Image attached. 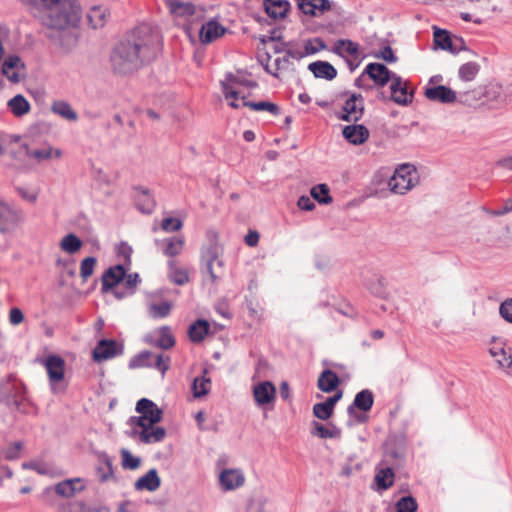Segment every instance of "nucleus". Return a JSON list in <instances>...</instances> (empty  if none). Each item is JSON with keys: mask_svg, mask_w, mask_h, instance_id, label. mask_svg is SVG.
<instances>
[{"mask_svg": "<svg viewBox=\"0 0 512 512\" xmlns=\"http://www.w3.org/2000/svg\"><path fill=\"white\" fill-rule=\"evenodd\" d=\"M158 50V34L148 25H141L114 48L111 64L119 74L131 73L155 59Z\"/></svg>", "mask_w": 512, "mask_h": 512, "instance_id": "f257e3e1", "label": "nucleus"}, {"mask_svg": "<svg viewBox=\"0 0 512 512\" xmlns=\"http://www.w3.org/2000/svg\"><path fill=\"white\" fill-rule=\"evenodd\" d=\"M34 16L42 25L54 30L75 27L81 19V9L73 0H37Z\"/></svg>", "mask_w": 512, "mask_h": 512, "instance_id": "f03ea898", "label": "nucleus"}, {"mask_svg": "<svg viewBox=\"0 0 512 512\" xmlns=\"http://www.w3.org/2000/svg\"><path fill=\"white\" fill-rule=\"evenodd\" d=\"M136 411L140 413V416L133 417L131 420L142 428L139 433L140 441L146 444L162 441L166 435L165 429L154 427V424L162 419V411L157 405L147 398H142L136 404Z\"/></svg>", "mask_w": 512, "mask_h": 512, "instance_id": "7ed1b4c3", "label": "nucleus"}, {"mask_svg": "<svg viewBox=\"0 0 512 512\" xmlns=\"http://www.w3.org/2000/svg\"><path fill=\"white\" fill-rule=\"evenodd\" d=\"M256 87L254 82H242L237 77L229 75L225 81L222 82V91L228 104L235 109L241 107H249L254 111H267L272 115H279V107L267 101L250 102L246 100V95L242 90L243 85Z\"/></svg>", "mask_w": 512, "mask_h": 512, "instance_id": "20e7f679", "label": "nucleus"}, {"mask_svg": "<svg viewBox=\"0 0 512 512\" xmlns=\"http://www.w3.org/2000/svg\"><path fill=\"white\" fill-rule=\"evenodd\" d=\"M417 183V172L412 165L398 167L388 182L391 192L399 195L411 190Z\"/></svg>", "mask_w": 512, "mask_h": 512, "instance_id": "39448f33", "label": "nucleus"}, {"mask_svg": "<svg viewBox=\"0 0 512 512\" xmlns=\"http://www.w3.org/2000/svg\"><path fill=\"white\" fill-rule=\"evenodd\" d=\"M23 221L22 213L0 198V234L14 233Z\"/></svg>", "mask_w": 512, "mask_h": 512, "instance_id": "423d86ee", "label": "nucleus"}, {"mask_svg": "<svg viewBox=\"0 0 512 512\" xmlns=\"http://www.w3.org/2000/svg\"><path fill=\"white\" fill-rule=\"evenodd\" d=\"M170 362L171 359L167 355L154 354L152 352L145 351L132 358L129 362V367H154L164 375L170 368Z\"/></svg>", "mask_w": 512, "mask_h": 512, "instance_id": "0eeeda50", "label": "nucleus"}, {"mask_svg": "<svg viewBox=\"0 0 512 512\" xmlns=\"http://www.w3.org/2000/svg\"><path fill=\"white\" fill-rule=\"evenodd\" d=\"M15 147H18L21 150L19 155L20 159H33L36 162H42L44 160H49L53 157L59 158L61 157V151L56 149L54 150L51 146H43L41 148L30 149L26 144L22 143L19 139H16L15 142L10 144L9 151L14 153Z\"/></svg>", "mask_w": 512, "mask_h": 512, "instance_id": "6e6552de", "label": "nucleus"}, {"mask_svg": "<svg viewBox=\"0 0 512 512\" xmlns=\"http://www.w3.org/2000/svg\"><path fill=\"white\" fill-rule=\"evenodd\" d=\"M364 113V99L360 94H352L343 106L340 118L344 121H358Z\"/></svg>", "mask_w": 512, "mask_h": 512, "instance_id": "1a4fd4ad", "label": "nucleus"}, {"mask_svg": "<svg viewBox=\"0 0 512 512\" xmlns=\"http://www.w3.org/2000/svg\"><path fill=\"white\" fill-rule=\"evenodd\" d=\"M253 397L257 406L265 407L276 399V387L270 381H262L253 387Z\"/></svg>", "mask_w": 512, "mask_h": 512, "instance_id": "9d476101", "label": "nucleus"}, {"mask_svg": "<svg viewBox=\"0 0 512 512\" xmlns=\"http://www.w3.org/2000/svg\"><path fill=\"white\" fill-rule=\"evenodd\" d=\"M48 378L51 384H56L64 379L65 361L58 355L48 356L44 362Z\"/></svg>", "mask_w": 512, "mask_h": 512, "instance_id": "9b49d317", "label": "nucleus"}, {"mask_svg": "<svg viewBox=\"0 0 512 512\" xmlns=\"http://www.w3.org/2000/svg\"><path fill=\"white\" fill-rule=\"evenodd\" d=\"M364 73L380 87H383L389 81H392V76L394 75L385 65L380 63H369L365 67Z\"/></svg>", "mask_w": 512, "mask_h": 512, "instance_id": "f8f14e48", "label": "nucleus"}, {"mask_svg": "<svg viewBox=\"0 0 512 512\" xmlns=\"http://www.w3.org/2000/svg\"><path fill=\"white\" fill-rule=\"evenodd\" d=\"M298 8L305 14L313 17L323 15L332 7L329 0H296Z\"/></svg>", "mask_w": 512, "mask_h": 512, "instance_id": "ddd939ff", "label": "nucleus"}, {"mask_svg": "<svg viewBox=\"0 0 512 512\" xmlns=\"http://www.w3.org/2000/svg\"><path fill=\"white\" fill-rule=\"evenodd\" d=\"M225 32L226 28L224 26L215 20H210L202 25L199 32V38L201 43L210 44L218 38L222 37Z\"/></svg>", "mask_w": 512, "mask_h": 512, "instance_id": "4468645a", "label": "nucleus"}, {"mask_svg": "<svg viewBox=\"0 0 512 512\" xmlns=\"http://www.w3.org/2000/svg\"><path fill=\"white\" fill-rule=\"evenodd\" d=\"M390 89L391 98L397 104L407 105L412 101V94H409L407 91V83L403 82L401 77L397 75L392 76Z\"/></svg>", "mask_w": 512, "mask_h": 512, "instance_id": "2eb2a0df", "label": "nucleus"}, {"mask_svg": "<svg viewBox=\"0 0 512 512\" xmlns=\"http://www.w3.org/2000/svg\"><path fill=\"white\" fill-rule=\"evenodd\" d=\"M343 137L353 145H361L369 138V130L364 125H347L342 131Z\"/></svg>", "mask_w": 512, "mask_h": 512, "instance_id": "dca6fc26", "label": "nucleus"}, {"mask_svg": "<svg viewBox=\"0 0 512 512\" xmlns=\"http://www.w3.org/2000/svg\"><path fill=\"white\" fill-rule=\"evenodd\" d=\"M342 398V391H338L324 402L316 403L313 406V414L321 420H328L334 413L336 403Z\"/></svg>", "mask_w": 512, "mask_h": 512, "instance_id": "f3484780", "label": "nucleus"}, {"mask_svg": "<svg viewBox=\"0 0 512 512\" xmlns=\"http://www.w3.org/2000/svg\"><path fill=\"white\" fill-rule=\"evenodd\" d=\"M219 480L224 490H233L244 484L245 477L238 469H225L221 472Z\"/></svg>", "mask_w": 512, "mask_h": 512, "instance_id": "a211bd4d", "label": "nucleus"}, {"mask_svg": "<svg viewBox=\"0 0 512 512\" xmlns=\"http://www.w3.org/2000/svg\"><path fill=\"white\" fill-rule=\"evenodd\" d=\"M425 96L431 101L441 103H452L456 100V93L451 88L443 85L427 88Z\"/></svg>", "mask_w": 512, "mask_h": 512, "instance_id": "6ab92c4d", "label": "nucleus"}, {"mask_svg": "<svg viewBox=\"0 0 512 512\" xmlns=\"http://www.w3.org/2000/svg\"><path fill=\"white\" fill-rule=\"evenodd\" d=\"M489 354L495 359L500 368L506 369L512 366V353L510 349H506L501 343H493L489 348Z\"/></svg>", "mask_w": 512, "mask_h": 512, "instance_id": "aec40b11", "label": "nucleus"}, {"mask_svg": "<svg viewBox=\"0 0 512 512\" xmlns=\"http://www.w3.org/2000/svg\"><path fill=\"white\" fill-rule=\"evenodd\" d=\"M218 256L219 252L216 245L208 247L202 255L203 259L206 261L207 270L213 283L220 277L215 270V265L219 268L222 267V262L218 259Z\"/></svg>", "mask_w": 512, "mask_h": 512, "instance_id": "412c9836", "label": "nucleus"}, {"mask_svg": "<svg viewBox=\"0 0 512 512\" xmlns=\"http://www.w3.org/2000/svg\"><path fill=\"white\" fill-rule=\"evenodd\" d=\"M125 277V270L121 265L109 268L102 276V290L104 292L117 286Z\"/></svg>", "mask_w": 512, "mask_h": 512, "instance_id": "4be33fe9", "label": "nucleus"}, {"mask_svg": "<svg viewBox=\"0 0 512 512\" xmlns=\"http://www.w3.org/2000/svg\"><path fill=\"white\" fill-rule=\"evenodd\" d=\"M117 354V344L113 340H101L93 350V359L102 361L114 357Z\"/></svg>", "mask_w": 512, "mask_h": 512, "instance_id": "5701e85b", "label": "nucleus"}, {"mask_svg": "<svg viewBox=\"0 0 512 512\" xmlns=\"http://www.w3.org/2000/svg\"><path fill=\"white\" fill-rule=\"evenodd\" d=\"M266 13L273 19L286 17L290 4L285 0H264Z\"/></svg>", "mask_w": 512, "mask_h": 512, "instance_id": "b1692460", "label": "nucleus"}, {"mask_svg": "<svg viewBox=\"0 0 512 512\" xmlns=\"http://www.w3.org/2000/svg\"><path fill=\"white\" fill-rule=\"evenodd\" d=\"M170 13L176 17H189L195 13V6L190 2L180 0H164Z\"/></svg>", "mask_w": 512, "mask_h": 512, "instance_id": "393cba45", "label": "nucleus"}, {"mask_svg": "<svg viewBox=\"0 0 512 512\" xmlns=\"http://www.w3.org/2000/svg\"><path fill=\"white\" fill-rule=\"evenodd\" d=\"M308 68L316 78L332 80L337 75V70L334 68V66L325 61H316L310 63Z\"/></svg>", "mask_w": 512, "mask_h": 512, "instance_id": "a878e982", "label": "nucleus"}, {"mask_svg": "<svg viewBox=\"0 0 512 512\" xmlns=\"http://www.w3.org/2000/svg\"><path fill=\"white\" fill-rule=\"evenodd\" d=\"M311 433L321 439H338L341 437V430L334 424L323 425L314 421Z\"/></svg>", "mask_w": 512, "mask_h": 512, "instance_id": "bb28decb", "label": "nucleus"}, {"mask_svg": "<svg viewBox=\"0 0 512 512\" xmlns=\"http://www.w3.org/2000/svg\"><path fill=\"white\" fill-rule=\"evenodd\" d=\"M339 384L340 380L338 375L330 369L324 370L320 374L317 382L318 388L326 393L334 391L339 386Z\"/></svg>", "mask_w": 512, "mask_h": 512, "instance_id": "cd10ccee", "label": "nucleus"}, {"mask_svg": "<svg viewBox=\"0 0 512 512\" xmlns=\"http://www.w3.org/2000/svg\"><path fill=\"white\" fill-rule=\"evenodd\" d=\"M334 50L341 57H350L354 60L360 57L359 45L349 39L336 41Z\"/></svg>", "mask_w": 512, "mask_h": 512, "instance_id": "c85d7f7f", "label": "nucleus"}, {"mask_svg": "<svg viewBox=\"0 0 512 512\" xmlns=\"http://www.w3.org/2000/svg\"><path fill=\"white\" fill-rule=\"evenodd\" d=\"M373 403V393L368 389L362 390L356 394L353 404L348 407V413H352L354 408L367 412L372 408Z\"/></svg>", "mask_w": 512, "mask_h": 512, "instance_id": "c756f323", "label": "nucleus"}, {"mask_svg": "<svg viewBox=\"0 0 512 512\" xmlns=\"http://www.w3.org/2000/svg\"><path fill=\"white\" fill-rule=\"evenodd\" d=\"M160 483L157 471L152 469L136 481L135 488L138 490L155 491L160 487Z\"/></svg>", "mask_w": 512, "mask_h": 512, "instance_id": "7c9ffc66", "label": "nucleus"}, {"mask_svg": "<svg viewBox=\"0 0 512 512\" xmlns=\"http://www.w3.org/2000/svg\"><path fill=\"white\" fill-rule=\"evenodd\" d=\"M210 325L206 320L199 319L190 325L188 334L192 342L199 343L209 332Z\"/></svg>", "mask_w": 512, "mask_h": 512, "instance_id": "2f4dec72", "label": "nucleus"}, {"mask_svg": "<svg viewBox=\"0 0 512 512\" xmlns=\"http://www.w3.org/2000/svg\"><path fill=\"white\" fill-rule=\"evenodd\" d=\"M96 477L99 482H107L114 477L112 462L107 456L99 458L96 467Z\"/></svg>", "mask_w": 512, "mask_h": 512, "instance_id": "473e14b6", "label": "nucleus"}, {"mask_svg": "<svg viewBox=\"0 0 512 512\" xmlns=\"http://www.w3.org/2000/svg\"><path fill=\"white\" fill-rule=\"evenodd\" d=\"M106 17L107 10L102 6L92 7L87 14L88 23L94 29L103 27L106 22Z\"/></svg>", "mask_w": 512, "mask_h": 512, "instance_id": "72a5a7b5", "label": "nucleus"}, {"mask_svg": "<svg viewBox=\"0 0 512 512\" xmlns=\"http://www.w3.org/2000/svg\"><path fill=\"white\" fill-rule=\"evenodd\" d=\"M395 473L392 468L386 467L377 471L375 483L381 490H387L394 484Z\"/></svg>", "mask_w": 512, "mask_h": 512, "instance_id": "f704fd0d", "label": "nucleus"}, {"mask_svg": "<svg viewBox=\"0 0 512 512\" xmlns=\"http://www.w3.org/2000/svg\"><path fill=\"white\" fill-rule=\"evenodd\" d=\"M51 110L66 120L76 121L78 119L77 113L72 109L71 105L62 100L54 101L51 105Z\"/></svg>", "mask_w": 512, "mask_h": 512, "instance_id": "c9c22d12", "label": "nucleus"}, {"mask_svg": "<svg viewBox=\"0 0 512 512\" xmlns=\"http://www.w3.org/2000/svg\"><path fill=\"white\" fill-rule=\"evenodd\" d=\"M169 265V279L177 284L184 285L189 281V275L186 269L180 268L175 260H170Z\"/></svg>", "mask_w": 512, "mask_h": 512, "instance_id": "e433bc0d", "label": "nucleus"}, {"mask_svg": "<svg viewBox=\"0 0 512 512\" xmlns=\"http://www.w3.org/2000/svg\"><path fill=\"white\" fill-rule=\"evenodd\" d=\"M137 208L143 213H151L155 207V201L148 191L140 190L136 196Z\"/></svg>", "mask_w": 512, "mask_h": 512, "instance_id": "4c0bfd02", "label": "nucleus"}, {"mask_svg": "<svg viewBox=\"0 0 512 512\" xmlns=\"http://www.w3.org/2000/svg\"><path fill=\"white\" fill-rule=\"evenodd\" d=\"M62 251L74 254L82 247V241L75 234H68L62 238L59 244Z\"/></svg>", "mask_w": 512, "mask_h": 512, "instance_id": "58836bf2", "label": "nucleus"}, {"mask_svg": "<svg viewBox=\"0 0 512 512\" xmlns=\"http://www.w3.org/2000/svg\"><path fill=\"white\" fill-rule=\"evenodd\" d=\"M8 106L16 116H22L30 110L29 102L22 95H16L10 99Z\"/></svg>", "mask_w": 512, "mask_h": 512, "instance_id": "ea45409f", "label": "nucleus"}, {"mask_svg": "<svg viewBox=\"0 0 512 512\" xmlns=\"http://www.w3.org/2000/svg\"><path fill=\"white\" fill-rule=\"evenodd\" d=\"M211 387L210 378L206 377V371L200 377H196L192 384V390L195 397L205 396Z\"/></svg>", "mask_w": 512, "mask_h": 512, "instance_id": "a19ab883", "label": "nucleus"}, {"mask_svg": "<svg viewBox=\"0 0 512 512\" xmlns=\"http://www.w3.org/2000/svg\"><path fill=\"white\" fill-rule=\"evenodd\" d=\"M171 310L172 304L167 301H163L161 303H152L148 308L149 315L154 319L167 317Z\"/></svg>", "mask_w": 512, "mask_h": 512, "instance_id": "79ce46f5", "label": "nucleus"}, {"mask_svg": "<svg viewBox=\"0 0 512 512\" xmlns=\"http://www.w3.org/2000/svg\"><path fill=\"white\" fill-rule=\"evenodd\" d=\"M480 71V65L476 62H467L459 68V77L461 80L473 81Z\"/></svg>", "mask_w": 512, "mask_h": 512, "instance_id": "37998d69", "label": "nucleus"}, {"mask_svg": "<svg viewBox=\"0 0 512 512\" xmlns=\"http://www.w3.org/2000/svg\"><path fill=\"white\" fill-rule=\"evenodd\" d=\"M184 247V239L183 238H177L172 237L165 240V248L163 250V253L166 256L174 257L179 255Z\"/></svg>", "mask_w": 512, "mask_h": 512, "instance_id": "c03bdc74", "label": "nucleus"}, {"mask_svg": "<svg viewBox=\"0 0 512 512\" xmlns=\"http://www.w3.org/2000/svg\"><path fill=\"white\" fill-rule=\"evenodd\" d=\"M311 196L320 204H329L332 202L329 187L326 184H318L311 189Z\"/></svg>", "mask_w": 512, "mask_h": 512, "instance_id": "a18cd8bd", "label": "nucleus"}, {"mask_svg": "<svg viewBox=\"0 0 512 512\" xmlns=\"http://www.w3.org/2000/svg\"><path fill=\"white\" fill-rule=\"evenodd\" d=\"M20 63L21 60L17 56L8 57L3 63V74L6 75V77L12 82H18L19 76L17 72H13V74H10V70L17 68Z\"/></svg>", "mask_w": 512, "mask_h": 512, "instance_id": "49530a36", "label": "nucleus"}, {"mask_svg": "<svg viewBox=\"0 0 512 512\" xmlns=\"http://www.w3.org/2000/svg\"><path fill=\"white\" fill-rule=\"evenodd\" d=\"M434 43L443 50L452 51V40L445 30L437 29L434 31Z\"/></svg>", "mask_w": 512, "mask_h": 512, "instance_id": "de8ad7c7", "label": "nucleus"}, {"mask_svg": "<svg viewBox=\"0 0 512 512\" xmlns=\"http://www.w3.org/2000/svg\"><path fill=\"white\" fill-rule=\"evenodd\" d=\"M160 337L157 345L163 349L172 348L175 345V338L168 327H162L159 330Z\"/></svg>", "mask_w": 512, "mask_h": 512, "instance_id": "09e8293b", "label": "nucleus"}, {"mask_svg": "<svg viewBox=\"0 0 512 512\" xmlns=\"http://www.w3.org/2000/svg\"><path fill=\"white\" fill-rule=\"evenodd\" d=\"M416 500L412 496L400 498L396 503V512H416Z\"/></svg>", "mask_w": 512, "mask_h": 512, "instance_id": "8fccbe9b", "label": "nucleus"}, {"mask_svg": "<svg viewBox=\"0 0 512 512\" xmlns=\"http://www.w3.org/2000/svg\"><path fill=\"white\" fill-rule=\"evenodd\" d=\"M121 457H122V466L125 469L135 470L137 469L140 464L141 460L135 456H133L128 450L123 449L121 451Z\"/></svg>", "mask_w": 512, "mask_h": 512, "instance_id": "3c124183", "label": "nucleus"}, {"mask_svg": "<svg viewBox=\"0 0 512 512\" xmlns=\"http://www.w3.org/2000/svg\"><path fill=\"white\" fill-rule=\"evenodd\" d=\"M96 265V259L94 257H87L82 260L80 265V276L83 280H87L92 276Z\"/></svg>", "mask_w": 512, "mask_h": 512, "instance_id": "603ef678", "label": "nucleus"}, {"mask_svg": "<svg viewBox=\"0 0 512 512\" xmlns=\"http://www.w3.org/2000/svg\"><path fill=\"white\" fill-rule=\"evenodd\" d=\"M183 224L180 219L167 217L161 222V228L166 232H176L182 228Z\"/></svg>", "mask_w": 512, "mask_h": 512, "instance_id": "864d4df0", "label": "nucleus"}, {"mask_svg": "<svg viewBox=\"0 0 512 512\" xmlns=\"http://www.w3.org/2000/svg\"><path fill=\"white\" fill-rule=\"evenodd\" d=\"M325 48L323 40L316 38L314 40H307L304 44V50L306 55L315 54L321 49Z\"/></svg>", "mask_w": 512, "mask_h": 512, "instance_id": "5fc2aeb1", "label": "nucleus"}, {"mask_svg": "<svg viewBox=\"0 0 512 512\" xmlns=\"http://www.w3.org/2000/svg\"><path fill=\"white\" fill-rule=\"evenodd\" d=\"M55 491L57 494L64 497H71L74 494V487L72 481H64L56 485Z\"/></svg>", "mask_w": 512, "mask_h": 512, "instance_id": "6e6d98bb", "label": "nucleus"}, {"mask_svg": "<svg viewBox=\"0 0 512 512\" xmlns=\"http://www.w3.org/2000/svg\"><path fill=\"white\" fill-rule=\"evenodd\" d=\"M501 316L512 323V299L504 301L500 306Z\"/></svg>", "mask_w": 512, "mask_h": 512, "instance_id": "4d7b16f0", "label": "nucleus"}, {"mask_svg": "<svg viewBox=\"0 0 512 512\" xmlns=\"http://www.w3.org/2000/svg\"><path fill=\"white\" fill-rule=\"evenodd\" d=\"M9 321L12 325H19L24 321V314L21 309L14 307L9 311Z\"/></svg>", "mask_w": 512, "mask_h": 512, "instance_id": "13d9d810", "label": "nucleus"}, {"mask_svg": "<svg viewBox=\"0 0 512 512\" xmlns=\"http://www.w3.org/2000/svg\"><path fill=\"white\" fill-rule=\"evenodd\" d=\"M376 57L381 58L388 63H394L397 60L390 46H385L383 49H381L380 53L376 54Z\"/></svg>", "mask_w": 512, "mask_h": 512, "instance_id": "bf43d9fd", "label": "nucleus"}, {"mask_svg": "<svg viewBox=\"0 0 512 512\" xmlns=\"http://www.w3.org/2000/svg\"><path fill=\"white\" fill-rule=\"evenodd\" d=\"M21 448L22 446L20 443H14L9 446L5 451V458L8 460L17 459L20 455Z\"/></svg>", "mask_w": 512, "mask_h": 512, "instance_id": "052dcab7", "label": "nucleus"}, {"mask_svg": "<svg viewBox=\"0 0 512 512\" xmlns=\"http://www.w3.org/2000/svg\"><path fill=\"white\" fill-rule=\"evenodd\" d=\"M297 205L300 209L306 210V211H311L315 208L314 202L308 196H301L298 199Z\"/></svg>", "mask_w": 512, "mask_h": 512, "instance_id": "680f3d73", "label": "nucleus"}, {"mask_svg": "<svg viewBox=\"0 0 512 512\" xmlns=\"http://www.w3.org/2000/svg\"><path fill=\"white\" fill-rule=\"evenodd\" d=\"M124 282H125V286L130 289V290H133L135 289V287L137 286V283L139 282V276L138 274H129V275H125L124 277Z\"/></svg>", "mask_w": 512, "mask_h": 512, "instance_id": "e2e57ef3", "label": "nucleus"}, {"mask_svg": "<svg viewBox=\"0 0 512 512\" xmlns=\"http://www.w3.org/2000/svg\"><path fill=\"white\" fill-rule=\"evenodd\" d=\"M259 242V234L256 231H249L248 234L245 236V243L250 246L254 247Z\"/></svg>", "mask_w": 512, "mask_h": 512, "instance_id": "0e129e2a", "label": "nucleus"}, {"mask_svg": "<svg viewBox=\"0 0 512 512\" xmlns=\"http://www.w3.org/2000/svg\"><path fill=\"white\" fill-rule=\"evenodd\" d=\"M280 395L284 400H289L291 398L290 387L287 382H282L280 384Z\"/></svg>", "mask_w": 512, "mask_h": 512, "instance_id": "69168bd1", "label": "nucleus"}, {"mask_svg": "<svg viewBox=\"0 0 512 512\" xmlns=\"http://www.w3.org/2000/svg\"><path fill=\"white\" fill-rule=\"evenodd\" d=\"M512 211V201H508L505 206L503 207L502 210H498V211H493L492 214L493 215H503V214H506L508 212Z\"/></svg>", "mask_w": 512, "mask_h": 512, "instance_id": "338daca9", "label": "nucleus"}, {"mask_svg": "<svg viewBox=\"0 0 512 512\" xmlns=\"http://www.w3.org/2000/svg\"><path fill=\"white\" fill-rule=\"evenodd\" d=\"M119 254H122L124 256V258L126 260H128L130 257V254H131V248L125 244H122L119 247Z\"/></svg>", "mask_w": 512, "mask_h": 512, "instance_id": "774afa93", "label": "nucleus"}]
</instances>
